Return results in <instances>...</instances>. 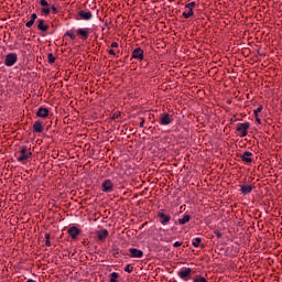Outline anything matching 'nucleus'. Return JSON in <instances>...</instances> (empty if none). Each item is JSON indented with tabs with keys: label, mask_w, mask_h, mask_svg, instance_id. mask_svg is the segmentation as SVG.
<instances>
[{
	"label": "nucleus",
	"mask_w": 282,
	"mask_h": 282,
	"mask_svg": "<svg viewBox=\"0 0 282 282\" xmlns=\"http://www.w3.org/2000/svg\"><path fill=\"white\" fill-rule=\"evenodd\" d=\"M32 159V152L28 149V147H22L20 151V155L17 156L18 162L21 164H28V162Z\"/></svg>",
	"instance_id": "nucleus-1"
},
{
	"label": "nucleus",
	"mask_w": 282,
	"mask_h": 282,
	"mask_svg": "<svg viewBox=\"0 0 282 282\" xmlns=\"http://www.w3.org/2000/svg\"><path fill=\"white\" fill-rule=\"evenodd\" d=\"M177 276H180L182 281H191L193 278V269L184 267L177 272Z\"/></svg>",
	"instance_id": "nucleus-2"
},
{
	"label": "nucleus",
	"mask_w": 282,
	"mask_h": 282,
	"mask_svg": "<svg viewBox=\"0 0 282 282\" xmlns=\"http://www.w3.org/2000/svg\"><path fill=\"white\" fill-rule=\"evenodd\" d=\"M18 61L19 56L17 55V53H9L4 57V65L7 67H12L17 64Z\"/></svg>",
	"instance_id": "nucleus-3"
},
{
	"label": "nucleus",
	"mask_w": 282,
	"mask_h": 282,
	"mask_svg": "<svg viewBox=\"0 0 282 282\" xmlns=\"http://www.w3.org/2000/svg\"><path fill=\"white\" fill-rule=\"evenodd\" d=\"M159 124H161V127L173 124V116L169 115V112H163L159 119Z\"/></svg>",
	"instance_id": "nucleus-4"
},
{
	"label": "nucleus",
	"mask_w": 282,
	"mask_h": 282,
	"mask_svg": "<svg viewBox=\"0 0 282 282\" xmlns=\"http://www.w3.org/2000/svg\"><path fill=\"white\" fill-rule=\"evenodd\" d=\"M248 129H250V123L243 122L237 124L236 131L240 133V138H246V135H248Z\"/></svg>",
	"instance_id": "nucleus-5"
},
{
	"label": "nucleus",
	"mask_w": 282,
	"mask_h": 282,
	"mask_svg": "<svg viewBox=\"0 0 282 282\" xmlns=\"http://www.w3.org/2000/svg\"><path fill=\"white\" fill-rule=\"evenodd\" d=\"M158 217L160 218V224L166 226L171 221V215L164 214V209L158 212Z\"/></svg>",
	"instance_id": "nucleus-6"
},
{
	"label": "nucleus",
	"mask_w": 282,
	"mask_h": 282,
	"mask_svg": "<svg viewBox=\"0 0 282 282\" xmlns=\"http://www.w3.org/2000/svg\"><path fill=\"white\" fill-rule=\"evenodd\" d=\"M101 191L104 193H113V183L111 180H105L101 184Z\"/></svg>",
	"instance_id": "nucleus-7"
},
{
	"label": "nucleus",
	"mask_w": 282,
	"mask_h": 282,
	"mask_svg": "<svg viewBox=\"0 0 282 282\" xmlns=\"http://www.w3.org/2000/svg\"><path fill=\"white\" fill-rule=\"evenodd\" d=\"M89 28H83V29H77V35L80 36L82 41H87L89 39Z\"/></svg>",
	"instance_id": "nucleus-8"
},
{
	"label": "nucleus",
	"mask_w": 282,
	"mask_h": 282,
	"mask_svg": "<svg viewBox=\"0 0 282 282\" xmlns=\"http://www.w3.org/2000/svg\"><path fill=\"white\" fill-rule=\"evenodd\" d=\"M129 252L132 259H142L144 257V252L137 248H130Z\"/></svg>",
	"instance_id": "nucleus-9"
},
{
	"label": "nucleus",
	"mask_w": 282,
	"mask_h": 282,
	"mask_svg": "<svg viewBox=\"0 0 282 282\" xmlns=\"http://www.w3.org/2000/svg\"><path fill=\"white\" fill-rule=\"evenodd\" d=\"M132 58H135L137 61H144V51L140 47H137L132 52Z\"/></svg>",
	"instance_id": "nucleus-10"
},
{
	"label": "nucleus",
	"mask_w": 282,
	"mask_h": 282,
	"mask_svg": "<svg viewBox=\"0 0 282 282\" xmlns=\"http://www.w3.org/2000/svg\"><path fill=\"white\" fill-rule=\"evenodd\" d=\"M240 159L242 162H246V164L252 163V152L245 151L242 154H240Z\"/></svg>",
	"instance_id": "nucleus-11"
},
{
	"label": "nucleus",
	"mask_w": 282,
	"mask_h": 282,
	"mask_svg": "<svg viewBox=\"0 0 282 282\" xmlns=\"http://www.w3.org/2000/svg\"><path fill=\"white\" fill-rule=\"evenodd\" d=\"M50 116V109L40 107L36 111L37 118H47Z\"/></svg>",
	"instance_id": "nucleus-12"
},
{
	"label": "nucleus",
	"mask_w": 282,
	"mask_h": 282,
	"mask_svg": "<svg viewBox=\"0 0 282 282\" xmlns=\"http://www.w3.org/2000/svg\"><path fill=\"white\" fill-rule=\"evenodd\" d=\"M68 235L72 237V239H78V235H80V229L78 227L73 226L68 229Z\"/></svg>",
	"instance_id": "nucleus-13"
},
{
	"label": "nucleus",
	"mask_w": 282,
	"mask_h": 282,
	"mask_svg": "<svg viewBox=\"0 0 282 282\" xmlns=\"http://www.w3.org/2000/svg\"><path fill=\"white\" fill-rule=\"evenodd\" d=\"M109 237V230L107 229H101L97 231V238L99 241H105Z\"/></svg>",
	"instance_id": "nucleus-14"
},
{
	"label": "nucleus",
	"mask_w": 282,
	"mask_h": 282,
	"mask_svg": "<svg viewBox=\"0 0 282 282\" xmlns=\"http://www.w3.org/2000/svg\"><path fill=\"white\" fill-rule=\"evenodd\" d=\"M254 187L252 185H240V193L242 195H250Z\"/></svg>",
	"instance_id": "nucleus-15"
},
{
	"label": "nucleus",
	"mask_w": 282,
	"mask_h": 282,
	"mask_svg": "<svg viewBox=\"0 0 282 282\" xmlns=\"http://www.w3.org/2000/svg\"><path fill=\"white\" fill-rule=\"evenodd\" d=\"M33 131L34 133H43V122H41V120L34 122Z\"/></svg>",
	"instance_id": "nucleus-16"
},
{
	"label": "nucleus",
	"mask_w": 282,
	"mask_h": 282,
	"mask_svg": "<svg viewBox=\"0 0 282 282\" xmlns=\"http://www.w3.org/2000/svg\"><path fill=\"white\" fill-rule=\"evenodd\" d=\"M37 29L41 30V32H47V30H50V25L45 24V20L40 19Z\"/></svg>",
	"instance_id": "nucleus-17"
},
{
	"label": "nucleus",
	"mask_w": 282,
	"mask_h": 282,
	"mask_svg": "<svg viewBox=\"0 0 282 282\" xmlns=\"http://www.w3.org/2000/svg\"><path fill=\"white\" fill-rule=\"evenodd\" d=\"M79 17L84 21H89L93 17L91 11H79Z\"/></svg>",
	"instance_id": "nucleus-18"
},
{
	"label": "nucleus",
	"mask_w": 282,
	"mask_h": 282,
	"mask_svg": "<svg viewBox=\"0 0 282 282\" xmlns=\"http://www.w3.org/2000/svg\"><path fill=\"white\" fill-rule=\"evenodd\" d=\"M188 221H191V215H185V216H183V218L178 219V224L181 226H184V224H188Z\"/></svg>",
	"instance_id": "nucleus-19"
},
{
	"label": "nucleus",
	"mask_w": 282,
	"mask_h": 282,
	"mask_svg": "<svg viewBox=\"0 0 282 282\" xmlns=\"http://www.w3.org/2000/svg\"><path fill=\"white\" fill-rule=\"evenodd\" d=\"M36 19H37L36 13H33V14L31 15V20L25 23L26 28H32V26L34 25V21H36Z\"/></svg>",
	"instance_id": "nucleus-20"
},
{
	"label": "nucleus",
	"mask_w": 282,
	"mask_h": 282,
	"mask_svg": "<svg viewBox=\"0 0 282 282\" xmlns=\"http://www.w3.org/2000/svg\"><path fill=\"white\" fill-rule=\"evenodd\" d=\"M193 14H194L193 9H188L187 11L183 12L184 19H191V17H193Z\"/></svg>",
	"instance_id": "nucleus-21"
},
{
	"label": "nucleus",
	"mask_w": 282,
	"mask_h": 282,
	"mask_svg": "<svg viewBox=\"0 0 282 282\" xmlns=\"http://www.w3.org/2000/svg\"><path fill=\"white\" fill-rule=\"evenodd\" d=\"M66 36H69L72 41H76V34H74V30H69L65 33Z\"/></svg>",
	"instance_id": "nucleus-22"
},
{
	"label": "nucleus",
	"mask_w": 282,
	"mask_h": 282,
	"mask_svg": "<svg viewBox=\"0 0 282 282\" xmlns=\"http://www.w3.org/2000/svg\"><path fill=\"white\" fill-rule=\"evenodd\" d=\"M199 243H202V238H194L192 241V246H194V248H199Z\"/></svg>",
	"instance_id": "nucleus-23"
},
{
	"label": "nucleus",
	"mask_w": 282,
	"mask_h": 282,
	"mask_svg": "<svg viewBox=\"0 0 282 282\" xmlns=\"http://www.w3.org/2000/svg\"><path fill=\"white\" fill-rule=\"evenodd\" d=\"M193 282H208V280L202 275H196Z\"/></svg>",
	"instance_id": "nucleus-24"
},
{
	"label": "nucleus",
	"mask_w": 282,
	"mask_h": 282,
	"mask_svg": "<svg viewBox=\"0 0 282 282\" xmlns=\"http://www.w3.org/2000/svg\"><path fill=\"white\" fill-rule=\"evenodd\" d=\"M110 282H118V273L117 272H112L110 274Z\"/></svg>",
	"instance_id": "nucleus-25"
},
{
	"label": "nucleus",
	"mask_w": 282,
	"mask_h": 282,
	"mask_svg": "<svg viewBox=\"0 0 282 282\" xmlns=\"http://www.w3.org/2000/svg\"><path fill=\"white\" fill-rule=\"evenodd\" d=\"M124 272H128V274H131V272H133V265L131 264L126 265Z\"/></svg>",
	"instance_id": "nucleus-26"
},
{
	"label": "nucleus",
	"mask_w": 282,
	"mask_h": 282,
	"mask_svg": "<svg viewBox=\"0 0 282 282\" xmlns=\"http://www.w3.org/2000/svg\"><path fill=\"white\" fill-rule=\"evenodd\" d=\"M40 6H42V8H48L50 3H47V0H40Z\"/></svg>",
	"instance_id": "nucleus-27"
},
{
	"label": "nucleus",
	"mask_w": 282,
	"mask_h": 282,
	"mask_svg": "<svg viewBox=\"0 0 282 282\" xmlns=\"http://www.w3.org/2000/svg\"><path fill=\"white\" fill-rule=\"evenodd\" d=\"M261 111H263V106H259L256 110H254V116L257 118V116H259V113H261Z\"/></svg>",
	"instance_id": "nucleus-28"
},
{
	"label": "nucleus",
	"mask_w": 282,
	"mask_h": 282,
	"mask_svg": "<svg viewBox=\"0 0 282 282\" xmlns=\"http://www.w3.org/2000/svg\"><path fill=\"white\" fill-rule=\"evenodd\" d=\"M185 8L187 10H193V8H195V2H189V3L185 4Z\"/></svg>",
	"instance_id": "nucleus-29"
},
{
	"label": "nucleus",
	"mask_w": 282,
	"mask_h": 282,
	"mask_svg": "<svg viewBox=\"0 0 282 282\" xmlns=\"http://www.w3.org/2000/svg\"><path fill=\"white\" fill-rule=\"evenodd\" d=\"M42 12H43V14H50V12H51L50 7L42 8Z\"/></svg>",
	"instance_id": "nucleus-30"
},
{
	"label": "nucleus",
	"mask_w": 282,
	"mask_h": 282,
	"mask_svg": "<svg viewBox=\"0 0 282 282\" xmlns=\"http://www.w3.org/2000/svg\"><path fill=\"white\" fill-rule=\"evenodd\" d=\"M56 61V57L52 53L48 54V63H54Z\"/></svg>",
	"instance_id": "nucleus-31"
},
{
	"label": "nucleus",
	"mask_w": 282,
	"mask_h": 282,
	"mask_svg": "<svg viewBox=\"0 0 282 282\" xmlns=\"http://www.w3.org/2000/svg\"><path fill=\"white\" fill-rule=\"evenodd\" d=\"M51 10L53 11L54 14L58 13V9L55 6H52Z\"/></svg>",
	"instance_id": "nucleus-32"
},
{
	"label": "nucleus",
	"mask_w": 282,
	"mask_h": 282,
	"mask_svg": "<svg viewBox=\"0 0 282 282\" xmlns=\"http://www.w3.org/2000/svg\"><path fill=\"white\" fill-rule=\"evenodd\" d=\"M174 248H180V246H182V242L181 241H176L173 243Z\"/></svg>",
	"instance_id": "nucleus-33"
},
{
	"label": "nucleus",
	"mask_w": 282,
	"mask_h": 282,
	"mask_svg": "<svg viewBox=\"0 0 282 282\" xmlns=\"http://www.w3.org/2000/svg\"><path fill=\"white\" fill-rule=\"evenodd\" d=\"M109 54H110V56H116V51L109 50Z\"/></svg>",
	"instance_id": "nucleus-34"
},
{
	"label": "nucleus",
	"mask_w": 282,
	"mask_h": 282,
	"mask_svg": "<svg viewBox=\"0 0 282 282\" xmlns=\"http://www.w3.org/2000/svg\"><path fill=\"white\" fill-rule=\"evenodd\" d=\"M139 127L142 129L144 127V119H141V122L139 123Z\"/></svg>",
	"instance_id": "nucleus-35"
},
{
	"label": "nucleus",
	"mask_w": 282,
	"mask_h": 282,
	"mask_svg": "<svg viewBox=\"0 0 282 282\" xmlns=\"http://www.w3.org/2000/svg\"><path fill=\"white\" fill-rule=\"evenodd\" d=\"M45 246H47V248H50V246H52V242H50V240H46Z\"/></svg>",
	"instance_id": "nucleus-36"
},
{
	"label": "nucleus",
	"mask_w": 282,
	"mask_h": 282,
	"mask_svg": "<svg viewBox=\"0 0 282 282\" xmlns=\"http://www.w3.org/2000/svg\"><path fill=\"white\" fill-rule=\"evenodd\" d=\"M216 236L218 237V239H221V232L216 231Z\"/></svg>",
	"instance_id": "nucleus-37"
},
{
	"label": "nucleus",
	"mask_w": 282,
	"mask_h": 282,
	"mask_svg": "<svg viewBox=\"0 0 282 282\" xmlns=\"http://www.w3.org/2000/svg\"><path fill=\"white\" fill-rule=\"evenodd\" d=\"M111 47H118V43H117V42H113V43L111 44Z\"/></svg>",
	"instance_id": "nucleus-38"
},
{
	"label": "nucleus",
	"mask_w": 282,
	"mask_h": 282,
	"mask_svg": "<svg viewBox=\"0 0 282 282\" xmlns=\"http://www.w3.org/2000/svg\"><path fill=\"white\" fill-rule=\"evenodd\" d=\"M45 239L50 240V234H45Z\"/></svg>",
	"instance_id": "nucleus-39"
},
{
	"label": "nucleus",
	"mask_w": 282,
	"mask_h": 282,
	"mask_svg": "<svg viewBox=\"0 0 282 282\" xmlns=\"http://www.w3.org/2000/svg\"><path fill=\"white\" fill-rule=\"evenodd\" d=\"M256 120H257L258 124H261V119L256 118Z\"/></svg>",
	"instance_id": "nucleus-40"
},
{
	"label": "nucleus",
	"mask_w": 282,
	"mask_h": 282,
	"mask_svg": "<svg viewBox=\"0 0 282 282\" xmlns=\"http://www.w3.org/2000/svg\"><path fill=\"white\" fill-rule=\"evenodd\" d=\"M26 282H35L33 279H29Z\"/></svg>",
	"instance_id": "nucleus-41"
}]
</instances>
